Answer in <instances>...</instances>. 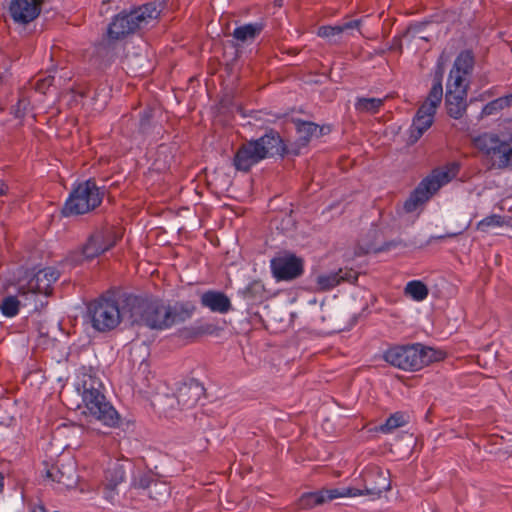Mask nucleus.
<instances>
[{
  "mask_svg": "<svg viewBox=\"0 0 512 512\" xmlns=\"http://www.w3.org/2000/svg\"><path fill=\"white\" fill-rule=\"evenodd\" d=\"M125 308L133 324L157 332L185 323L196 311L192 301H169L139 295L126 297Z\"/></svg>",
  "mask_w": 512,
  "mask_h": 512,
  "instance_id": "1",
  "label": "nucleus"
},
{
  "mask_svg": "<svg viewBox=\"0 0 512 512\" xmlns=\"http://www.w3.org/2000/svg\"><path fill=\"white\" fill-rule=\"evenodd\" d=\"M74 386L90 416L108 427L119 425L120 415L107 400L104 385L91 367L77 370Z\"/></svg>",
  "mask_w": 512,
  "mask_h": 512,
  "instance_id": "2",
  "label": "nucleus"
},
{
  "mask_svg": "<svg viewBox=\"0 0 512 512\" xmlns=\"http://www.w3.org/2000/svg\"><path fill=\"white\" fill-rule=\"evenodd\" d=\"M162 7L156 2H148L132 9L123 10L115 15L108 25L109 41L122 40L138 30L156 24Z\"/></svg>",
  "mask_w": 512,
  "mask_h": 512,
  "instance_id": "3",
  "label": "nucleus"
},
{
  "mask_svg": "<svg viewBox=\"0 0 512 512\" xmlns=\"http://www.w3.org/2000/svg\"><path fill=\"white\" fill-rule=\"evenodd\" d=\"M286 146L278 132L268 131L256 140L239 147L234 155L233 165L238 171L248 172L254 165L266 158L284 156Z\"/></svg>",
  "mask_w": 512,
  "mask_h": 512,
  "instance_id": "4",
  "label": "nucleus"
},
{
  "mask_svg": "<svg viewBox=\"0 0 512 512\" xmlns=\"http://www.w3.org/2000/svg\"><path fill=\"white\" fill-rule=\"evenodd\" d=\"M383 359L403 371H419L441 359V353L421 343L394 345L388 348Z\"/></svg>",
  "mask_w": 512,
  "mask_h": 512,
  "instance_id": "5",
  "label": "nucleus"
},
{
  "mask_svg": "<svg viewBox=\"0 0 512 512\" xmlns=\"http://www.w3.org/2000/svg\"><path fill=\"white\" fill-rule=\"evenodd\" d=\"M443 97L442 72L436 73L426 100L418 108L409 128V142L416 143L434 123L435 114Z\"/></svg>",
  "mask_w": 512,
  "mask_h": 512,
  "instance_id": "6",
  "label": "nucleus"
},
{
  "mask_svg": "<svg viewBox=\"0 0 512 512\" xmlns=\"http://www.w3.org/2000/svg\"><path fill=\"white\" fill-rule=\"evenodd\" d=\"M103 195L94 180L81 182L70 192L62 212L65 216L86 214L101 204Z\"/></svg>",
  "mask_w": 512,
  "mask_h": 512,
  "instance_id": "7",
  "label": "nucleus"
},
{
  "mask_svg": "<svg viewBox=\"0 0 512 512\" xmlns=\"http://www.w3.org/2000/svg\"><path fill=\"white\" fill-rule=\"evenodd\" d=\"M87 316L91 326L98 332H109L122 320L118 302L105 296H100L88 304Z\"/></svg>",
  "mask_w": 512,
  "mask_h": 512,
  "instance_id": "8",
  "label": "nucleus"
},
{
  "mask_svg": "<svg viewBox=\"0 0 512 512\" xmlns=\"http://www.w3.org/2000/svg\"><path fill=\"white\" fill-rule=\"evenodd\" d=\"M457 170L458 166L456 164H452L450 168L445 170H434L430 176H427L419 183L417 188L405 201V211H415L418 206L425 203L443 185L450 182L452 178L456 176Z\"/></svg>",
  "mask_w": 512,
  "mask_h": 512,
  "instance_id": "9",
  "label": "nucleus"
},
{
  "mask_svg": "<svg viewBox=\"0 0 512 512\" xmlns=\"http://www.w3.org/2000/svg\"><path fill=\"white\" fill-rule=\"evenodd\" d=\"M493 168H506L512 165V138L503 139L496 134L484 133L474 140Z\"/></svg>",
  "mask_w": 512,
  "mask_h": 512,
  "instance_id": "10",
  "label": "nucleus"
},
{
  "mask_svg": "<svg viewBox=\"0 0 512 512\" xmlns=\"http://www.w3.org/2000/svg\"><path fill=\"white\" fill-rule=\"evenodd\" d=\"M121 239V235L110 226L96 228L88 236L82 246V255L87 260H92L111 250Z\"/></svg>",
  "mask_w": 512,
  "mask_h": 512,
  "instance_id": "11",
  "label": "nucleus"
},
{
  "mask_svg": "<svg viewBox=\"0 0 512 512\" xmlns=\"http://www.w3.org/2000/svg\"><path fill=\"white\" fill-rule=\"evenodd\" d=\"M474 67V56L471 51H462L455 59L452 69L450 70L446 93L467 94L469 87V77Z\"/></svg>",
  "mask_w": 512,
  "mask_h": 512,
  "instance_id": "12",
  "label": "nucleus"
},
{
  "mask_svg": "<svg viewBox=\"0 0 512 512\" xmlns=\"http://www.w3.org/2000/svg\"><path fill=\"white\" fill-rule=\"evenodd\" d=\"M59 277L60 272L54 267L40 269L28 280L26 286H19L18 293L20 295L32 293L48 296L52 292V285Z\"/></svg>",
  "mask_w": 512,
  "mask_h": 512,
  "instance_id": "13",
  "label": "nucleus"
},
{
  "mask_svg": "<svg viewBox=\"0 0 512 512\" xmlns=\"http://www.w3.org/2000/svg\"><path fill=\"white\" fill-rule=\"evenodd\" d=\"M270 268L277 281H290L304 272L303 261L294 254H286L271 259Z\"/></svg>",
  "mask_w": 512,
  "mask_h": 512,
  "instance_id": "14",
  "label": "nucleus"
},
{
  "mask_svg": "<svg viewBox=\"0 0 512 512\" xmlns=\"http://www.w3.org/2000/svg\"><path fill=\"white\" fill-rule=\"evenodd\" d=\"M46 477L55 482L59 490L75 488L79 479L76 462L72 458L59 461L46 470Z\"/></svg>",
  "mask_w": 512,
  "mask_h": 512,
  "instance_id": "15",
  "label": "nucleus"
},
{
  "mask_svg": "<svg viewBox=\"0 0 512 512\" xmlns=\"http://www.w3.org/2000/svg\"><path fill=\"white\" fill-rule=\"evenodd\" d=\"M204 394L205 388L202 383L196 379H190L177 388L175 398L178 406L184 410L195 407Z\"/></svg>",
  "mask_w": 512,
  "mask_h": 512,
  "instance_id": "16",
  "label": "nucleus"
},
{
  "mask_svg": "<svg viewBox=\"0 0 512 512\" xmlns=\"http://www.w3.org/2000/svg\"><path fill=\"white\" fill-rule=\"evenodd\" d=\"M363 489L360 496L368 495L379 497L384 491L390 489V481L385 472L378 467H373L363 474Z\"/></svg>",
  "mask_w": 512,
  "mask_h": 512,
  "instance_id": "17",
  "label": "nucleus"
},
{
  "mask_svg": "<svg viewBox=\"0 0 512 512\" xmlns=\"http://www.w3.org/2000/svg\"><path fill=\"white\" fill-rule=\"evenodd\" d=\"M44 0H12L10 14L15 22L27 24L33 21L41 12Z\"/></svg>",
  "mask_w": 512,
  "mask_h": 512,
  "instance_id": "18",
  "label": "nucleus"
},
{
  "mask_svg": "<svg viewBox=\"0 0 512 512\" xmlns=\"http://www.w3.org/2000/svg\"><path fill=\"white\" fill-rule=\"evenodd\" d=\"M361 24V19H355L339 25H325L319 27L317 34L319 37L329 39L336 43L340 40L342 34L346 33L352 35L354 30L359 31Z\"/></svg>",
  "mask_w": 512,
  "mask_h": 512,
  "instance_id": "19",
  "label": "nucleus"
},
{
  "mask_svg": "<svg viewBox=\"0 0 512 512\" xmlns=\"http://www.w3.org/2000/svg\"><path fill=\"white\" fill-rule=\"evenodd\" d=\"M201 305L212 312L225 314L232 308L230 299L220 291L208 290L201 295Z\"/></svg>",
  "mask_w": 512,
  "mask_h": 512,
  "instance_id": "20",
  "label": "nucleus"
},
{
  "mask_svg": "<svg viewBox=\"0 0 512 512\" xmlns=\"http://www.w3.org/2000/svg\"><path fill=\"white\" fill-rule=\"evenodd\" d=\"M357 275L352 270L339 269L337 272H329L317 276L316 282L320 289L330 290L342 281L354 282Z\"/></svg>",
  "mask_w": 512,
  "mask_h": 512,
  "instance_id": "21",
  "label": "nucleus"
},
{
  "mask_svg": "<svg viewBox=\"0 0 512 512\" xmlns=\"http://www.w3.org/2000/svg\"><path fill=\"white\" fill-rule=\"evenodd\" d=\"M466 98L467 94H463V92L453 93L449 91V93H446L445 105L450 117L460 119L464 115L467 109Z\"/></svg>",
  "mask_w": 512,
  "mask_h": 512,
  "instance_id": "22",
  "label": "nucleus"
},
{
  "mask_svg": "<svg viewBox=\"0 0 512 512\" xmlns=\"http://www.w3.org/2000/svg\"><path fill=\"white\" fill-rule=\"evenodd\" d=\"M263 28L262 22L247 23L236 27L232 35L239 42H252L259 36Z\"/></svg>",
  "mask_w": 512,
  "mask_h": 512,
  "instance_id": "23",
  "label": "nucleus"
},
{
  "mask_svg": "<svg viewBox=\"0 0 512 512\" xmlns=\"http://www.w3.org/2000/svg\"><path fill=\"white\" fill-rule=\"evenodd\" d=\"M265 293L264 285L259 280L249 282L243 289L238 291V294L247 302L252 305L260 302Z\"/></svg>",
  "mask_w": 512,
  "mask_h": 512,
  "instance_id": "24",
  "label": "nucleus"
},
{
  "mask_svg": "<svg viewBox=\"0 0 512 512\" xmlns=\"http://www.w3.org/2000/svg\"><path fill=\"white\" fill-rule=\"evenodd\" d=\"M321 496L323 498V503L327 501H332L337 498L343 497H358L361 492L359 488L355 487H338V488H330V489H322L320 490Z\"/></svg>",
  "mask_w": 512,
  "mask_h": 512,
  "instance_id": "25",
  "label": "nucleus"
},
{
  "mask_svg": "<svg viewBox=\"0 0 512 512\" xmlns=\"http://www.w3.org/2000/svg\"><path fill=\"white\" fill-rule=\"evenodd\" d=\"M408 422H409V415L404 412L397 411V412L391 414L386 419V421L379 426L378 430L384 434H388V433L393 432L397 428L407 425Z\"/></svg>",
  "mask_w": 512,
  "mask_h": 512,
  "instance_id": "26",
  "label": "nucleus"
},
{
  "mask_svg": "<svg viewBox=\"0 0 512 512\" xmlns=\"http://www.w3.org/2000/svg\"><path fill=\"white\" fill-rule=\"evenodd\" d=\"M404 292L416 302L424 301L429 294L428 287L420 280L409 281L405 286Z\"/></svg>",
  "mask_w": 512,
  "mask_h": 512,
  "instance_id": "27",
  "label": "nucleus"
},
{
  "mask_svg": "<svg viewBox=\"0 0 512 512\" xmlns=\"http://www.w3.org/2000/svg\"><path fill=\"white\" fill-rule=\"evenodd\" d=\"M383 103L384 101L381 98L360 97L357 98L355 102V109L359 112L374 114L379 112L380 108L383 106Z\"/></svg>",
  "mask_w": 512,
  "mask_h": 512,
  "instance_id": "28",
  "label": "nucleus"
},
{
  "mask_svg": "<svg viewBox=\"0 0 512 512\" xmlns=\"http://www.w3.org/2000/svg\"><path fill=\"white\" fill-rule=\"evenodd\" d=\"M300 140L305 144L313 137H319L322 134V128L313 122H303L298 126Z\"/></svg>",
  "mask_w": 512,
  "mask_h": 512,
  "instance_id": "29",
  "label": "nucleus"
},
{
  "mask_svg": "<svg viewBox=\"0 0 512 512\" xmlns=\"http://www.w3.org/2000/svg\"><path fill=\"white\" fill-rule=\"evenodd\" d=\"M20 310V301L16 296H6L0 304V311L7 318H14Z\"/></svg>",
  "mask_w": 512,
  "mask_h": 512,
  "instance_id": "30",
  "label": "nucleus"
},
{
  "mask_svg": "<svg viewBox=\"0 0 512 512\" xmlns=\"http://www.w3.org/2000/svg\"><path fill=\"white\" fill-rule=\"evenodd\" d=\"M512 105V95L500 97L487 103L482 109V115L489 116Z\"/></svg>",
  "mask_w": 512,
  "mask_h": 512,
  "instance_id": "31",
  "label": "nucleus"
},
{
  "mask_svg": "<svg viewBox=\"0 0 512 512\" xmlns=\"http://www.w3.org/2000/svg\"><path fill=\"white\" fill-rule=\"evenodd\" d=\"M106 479L111 488H115L126 479V471L122 464L115 463L113 467L108 469Z\"/></svg>",
  "mask_w": 512,
  "mask_h": 512,
  "instance_id": "32",
  "label": "nucleus"
},
{
  "mask_svg": "<svg viewBox=\"0 0 512 512\" xmlns=\"http://www.w3.org/2000/svg\"><path fill=\"white\" fill-rule=\"evenodd\" d=\"M321 504H323V498L320 490L305 493L299 499V507L302 509H310Z\"/></svg>",
  "mask_w": 512,
  "mask_h": 512,
  "instance_id": "33",
  "label": "nucleus"
},
{
  "mask_svg": "<svg viewBox=\"0 0 512 512\" xmlns=\"http://www.w3.org/2000/svg\"><path fill=\"white\" fill-rule=\"evenodd\" d=\"M504 224V218L497 214L489 215L483 218L478 223V228L482 231H485L489 227H501Z\"/></svg>",
  "mask_w": 512,
  "mask_h": 512,
  "instance_id": "34",
  "label": "nucleus"
},
{
  "mask_svg": "<svg viewBox=\"0 0 512 512\" xmlns=\"http://www.w3.org/2000/svg\"><path fill=\"white\" fill-rule=\"evenodd\" d=\"M52 82L53 78L50 76L44 79H39L36 82V90L41 93H45V90L52 85Z\"/></svg>",
  "mask_w": 512,
  "mask_h": 512,
  "instance_id": "35",
  "label": "nucleus"
},
{
  "mask_svg": "<svg viewBox=\"0 0 512 512\" xmlns=\"http://www.w3.org/2000/svg\"><path fill=\"white\" fill-rule=\"evenodd\" d=\"M29 512H47L42 504H34L30 507Z\"/></svg>",
  "mask_w": 512,
  "mask_h": 512,
  "instance_id": "36",
  "label": "nucleus"
},
{
  "mask_svg": "<svg viewBox=\"0 0 512 512\" xmlns=\"http://www.w3.org/2000/svg\"><path fill=\"white\" fill-rule=\"evenodd\" d=\"M26 104H27V103H26V101H25V100H19V101H18V103H17V109H16V112H15V114H16V116H17V117H21V116H23V114H24V113H21L20 109H21V107L25 108Z\"/></svg>",
  "mask_w": 512,
  "mask_h": 512,
  "instance_id": "37",
  "label": "nucleus"
},
{
  "mask_svg": "<svg viewBox=\"0 0 512 512\" xmlns=\"http://www.w3.org/2000/svg\"><path fill=\"white\" fill-rule=\"evenodd\" d=\"M8 193V185L4 181H0V196Z\"/></svg>",
  "mask_w": 512,
  "mask_h": 512,
  "instance_id": "38",
  "label": "nucleus"
},
{
  "mask_svg": "<svg viewBox=\"0 0 512 512\" xmlns=\"http://www.w3.org/2000/svg\"><path fill=\"white\" fill-rule=\"evenodd\" d=\"M3 489H4V476L2 475V473H0V493L3 492Z\"/></svg>",
  "mask_w": 512,
  "mask_h": 512,
  "instance_id": "39",
  "label": "nucleus"
},
{
  "mask_svg": "<svg viewBox=\"0 0 512 512\" xmlns=\"http://www.w3.org/2000/svg\"><path fill=\"white\" fill-rule=\"evenodd\" d=\"M140 125H141V128H144V125H145V118L144 117L141 119V124Z\"/></svg>",
  "mask_w": 512,
  "mask_h": 512,
  "instance_id": "40",
  "label": "nucleus"
}]
</instances>
